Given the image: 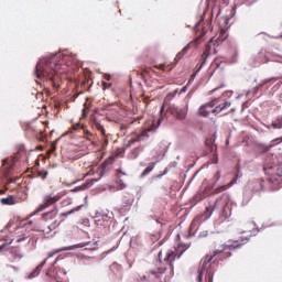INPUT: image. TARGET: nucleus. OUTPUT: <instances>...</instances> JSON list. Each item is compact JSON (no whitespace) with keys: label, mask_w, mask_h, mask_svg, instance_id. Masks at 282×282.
<instances>
[{"label":"nucleus","mask_w":282,"mask_h":282,"mask_svg":"<svg viewBox=\"0 0 282 282\" xmlns=\"http://www.w3.org/2000/svg\"><path fill=\"white\" fill-rule=\"evenodd\" d=\"M74 63H76V56L58 53L45 62L37 63L35 74L40 80L48 83L53 89H58Z\"/></svg>","instance_id":"f257e3e1"},{"label":"nucleus","mask_w":282,"mask_h":282,"mask_svg":"<svg viewBox=\"0 0 282 282\" xmlns=\"http://www.w3.org/2000/svg\"><path fill=\"white\" fill-rule=\"evenodd\" d=\"M252 234L249 231V235L241 236L238 239L235 240H228L226 243L221 245L218 249L214 250L213 252H209L207 256L203 258V263L200 269H198V282H204L203 276L205 275L206 282H213L214 272L210 270V261L213 259H219V261H224V259H228L229 257H232V250H239L242 246L246 245V242L250 239Z\"/></svg>","instance_id":"f03ea898"},{"label":"nucleus","mask_w":282,"mask_h":282,"mask_svg":"<svg viewBox=\"0 0 282 282\" xmlns=\"http://www.w3.org/2000/svg\"><path fill=\"white\" fill-rule=\"evenodd\" d=\"M215 210L218 213L221 219H228V217L232 215V209L230 208V205H228V198L221 196L215 202L213 207H206L205 212L200 215H197L193 221H206L207 219H210Z\"/></svg>","instance_id":"7ed1b4c3"},{"label":"nucleus","mask_w":282,"mask_h":282,"mask_svg":"<svg viewBox=\"0 0 282 282\" xmlns=\"http://www.w3.org/2000/svg\"><path fill=\"white\" fill-rule=\"evenodd\" d=\"M187 248H191L188 245H178V247L175 249V251H169L166 257L164 258V262L166 263V267H162V261H159L158 271H152V274H164L167 271L166 279L167 281H171L173 276L175 275L173 261L175 259H180L184 252H186Z\"/></svg>","instance_id":"20e7f679"},{"label":"nucleus","mask_w":282,"mask_h":282,"mask_svg":"<svg viewBox=\"0 0 282 282\" xmlns=\"http://www.w3.org/2000/svg\"><path fill=\"white\" fill-rule=\"evenodd\" d=\"M57 215H58L57 209H53L42 215V223H41L42 232H45V235H50L52 230H56V228L61 226V221L56 220Z\"/></svg>","instance_id":"39448f33"},{"label":"nucleus","mask_w":282,"mask_h":282,"mask_svg":"<svg viewBox=\"0 0 282 282\" xmlns=\"http://www.w3.org/2000/svg\"><path fill=\"white\" fill-rule=\"evenodd\" d=\"M217 52H219V45L215 42V37H212L210 41L205 45V51L202 54L200 63L196 65V72H199L202 67L206 65L208 56L217 54Z\"/></svg>","instance_id":"423d86ee"},{"label":"nucleus","mask_w":282,"mask_h":282,"mask_svg":"<svg viewBox=\"0 0 282 282\" xmlns=\"http://www.w3.org/2000/svg\"><path fill=\"white\" fill-rule=\"evenodd\" d=\"M23 155H25V151L20 150L18 151V153L15 154V156H11L8 159H4L2 161V166L6 170L4 175L8 177V175H10V173H12V169L14 166V164H17V162H19V158H22Z\"/></svg>","instance_id":"0eeeda50"},{"label":"nucleus","mask_w":282,"mask_h":282,"mask_svg":"<svg viewBox=\"0 0 282 282\" xmlns=\"http://www.w3.org/2000/svg\"><path fill=\"white\" fill-rule=\"evenodd\" d=\"M167 113L173 116L176 120H186V116L188 115V104H186L184 108L170 106L167 108Z\"/></svg>","instance_id":"6e6552de"},{"label":"nucleus","mask_w":282,"mask_h":282,"mask_svg":"<svg viewBox=\"0 0 282 282\" xmlns=\"http://www.w3.org/2000/svg\"><path fill=\"white\" fill-rule=\"evenodd\" d=\"M61 199V196L58 195H46L43 199V204H41L34 212V215L42 213V210H45V208H50V206H54L56 202Z\"/></svg>","instance_id":"1a4fd4ad"},{"label":"nucleus","mask_w":282,"mask_h":282,"mask_svg":"<svg viewBox=\"0 0 282 282\" xmlns=\"http://www.w3.org/2000/svg\"><path fill=\"white\" fill-rule=\"evenodd\" d=\"M212 105L214 106V113H221V111H226L230 107V101H227L223 98H217L212 100Z\"/></svg>","instance_id":"9d476101"},{"label":"nucleus","mask_w":282,"mask_h":282,"mask_svg":"<svg viewBox=\"0 0 282 282\" xmlns=\"http://www.w3.org/2000/svg\"><path fill=\"white\" fill-rule=\"evenodd\" d=\"M208 28H210V22H207L206 26H204V20H199L195 25L194 30L198 39H204L206 32H208Z\"/></svg>","instance_id":"9b49d317"},{"label":"nucleus","mask_w":282,"mask_h":282,"mask_svg":"<svg viewBox=\"0 0 282 282\" xmlns=\"http://www.w3.org/2000/svg\"><path fill=\"white\" fill-rule=\"evenodd\" d=\"M210 113H215V108L213 106V101H209L203 106L199 107L198 109V116H202V118H208Z\"/></svg>","instance_id":"f8f14e48"},{"label":"nucleus","mask_w":282,"mask_h":282,"mask_svg":"<svg viewBox=\"0 0 282 282\" xmlns=\"http://www.w3.org/2000/svg\"><path fill=\"white\" fill-rule=\"evenodd\" d=\"M10 237V243H21V241H25V234L21 231V228H18L14 232H11Z\"/></svg>","instance_id":"ddd939ff"},{"label":"nucleus","mask_w":282,"mask_h":282,"mask_svg":"<svg viewBox=\"0 0 282 282\" xmlns=\"http://www.w3.org/2000/svg\"><path fill=\"white\" fill-rule=\"evenodd\" d=\"M268 54L265 51L261 50L258 54L254 55L253 57V65H263L268 63Z\"/></svg>","instance_id":"4468645a"},{"label":"nucleus","mask_w":282,"mask_h":282,"mask_svg":"<svg viewBox=\"0 0 282 282\" xmlns=\"http://www.w3.org/2000/svg\"><path fill=\"white\" fill-rule=\"evenodd\" d=\"M263 184H265V181L259 180L251 183V188L253 193H259L263 191Z\"/></svg>","instance_id":"2eb2a0df"},{"label":"nucleus","mask_w":282,"mask_h":282,"mask_svg":"<svg viewBox=\"0 0 282 282\" xmlns=\"http://www.w3.org/2000/svg\"><path fill=\"white\" fill-rule=\"evenodd\" d=\"M47 263V259H45L41 264H39L29 275L30 279H34L41 274V271L43 270V267Z\"/></svg>","instance_id":"dca6fc26"},{"label":"nucleus","mask_w":282,"mask_h":282,"mask_svg":"<svg viewBox=\"0 0 282 282\" xmlns=\"http://www.w3.org/2000/svg\"><path fill=\"white\" fill-rule=\"evenodd\" d=\"M226 39H228V32L224 29L220 30V33L217 37H215V42L218 45H221V43H224V41H226Z\"/></svg>","instance_id":"f3484780"},{"label":"nucleus","mask_w":282,"mask_h":282,"mask_svg":"<svg viewBox=\"0 0 282 282\" xmlns=\"http://www.w3.org/2000/svg\"><path fill=\"white\" fill-rule=\"evenodd\" d=\"M235 184V181H231L228 185L218 186L216 189L213 191V195H219V193H224V191H228L230 186Z\"/></svg>","instance_id":"a211bd4d"},{"label":"nucleus","mask_w":282,"mask_h":282,"mask_svg":"<svg viewBox=\"0 0 282 282\" xmlns=\"http://www.w3.org/2000/svg\"><path fill=\"white\" fill-rule=\"evenodd\" d=\"M1 204H3V206H14V204H17V198H14V196L1 198Z\"/></svg>","instance_id":"6ab92c4d"},{"label":"nucleus","mask_w":282,"mask_h":282,"mask_svg":"<svg viewBox=\"0 0 282 282\" xmlns=\"http://www.w3.org/2000/svg\"><path fill=\"white\" fill-rule=\"evenodd\" d=\"M191 50V44H187L180 53L176 54L175 61H182L186 56V52Z\"/></svg>","instance_id":"aec40b11"},{"label":"nucleus","mask_w":282,"mask_h":282,"mask_svg":"<svg viewBox=\"0 0 282 282\" xmlns=\"http://www.w3.org/2000/svg\"><path fill=\"white\" fill-rule=\"evenodd\" d=\"M82 208H83V205H79V206H77V207H75V208H73V209H70L66 213H62L61 217H69V215H74V213H78V210H80Z\"/></svg>","instance_id":"412c9836"},{"label":"nucleus","mask_w":282,"mask_h":282,"mask_svg":"<svg viewBox=\"0 0 282 282\" xmlns=\"http://www.w3.org/2000/svg\"><path fill=\"white\" fill-rule=\"evenodd\" d=\"M95 129H97V131L100 132L101 137L108 135L105 126L100 124L99 122H95Z\"/></svg>","instance_id":"4be33fe9"},{"label":"nucleus","mask_w":282,"mask_h":282,"mask_svg":"<svg viewBox=\"0 0 282 282\" xmlns=\"http://www.w3.org/2000/svg\"><path fill=\"white\" fill-rule=\"evenodd\" d=\"M84 130V135L87 140H89V142H94V140H96V134L91 133V131L83 128Z\"/></svg>","instance_id":"5701e85b"},{"label":"nucleus","mask_w":282,"mask_h":282,"mask_svg":"<svg viewBox=\"0 0 282 282\" xmlns=\"http://www.w3.org/2000/svg\"><path fill=\"white\" fill-rule=\"evenodd\" d=\"M133 204V199L131 198H123V210H129L131 208V205Z\"/></svg>","instance_id":"b1692460"},{"label":"nucleus","mask_w":282,"mask_h":282,"mask_svg":"<svg viewBox=\"0 0 282 282\" xmlns=\"http://www.w3.org/2000/svg\"><path fill=\"white\" fill-rule=\"evenodd\" d=\"M109 147V134L101 137V149Z\"/></svg>","instance_id":"393cba45"},{"label":"nucleus","mask_w":282,"mask_h":282,"mask_svg":"<svg viewBox=\"0 0 282 282\" xmlns=\"http://www.w3.org/2000/svg\"><path fill=\"white\" fill-rule=\"evenodd\" d=\"M153 169H155V163H150L149 166L142 172V177L149 175Z\"/></svg>","instance_id":"a878e982"},{"label":"nucleus","mask_w":282,"mask_h":282,"mask_svg":"<svg viewBox=\"0 0 282 282\" xmlns=\"http://www.w3.org/2000/svg\"><path fill=\"white\" fill-rule=\"evenodd\" d=\"M271 127L273 129H282V117H280L275 121H273Z\"/></svg>","instance_id":"bb28decb"},{"label":"nucleus","mask_w":282,"mask_h":282,"mask_svg":"<svg viewBox=\"0 0 282 282\" xmlns=\"http://www.w3.org/2000/svg\"><path fill=\"white\" fill-rule=\"evenodd\" d=\"M169 67H171V64H159L154 65L155 69H160L161 72H167Z\"/></svg>","instance_id":"cd10ccee"},{"label":"nucleus","mask_w":282,"mask_h":282,"mask_svg":"<svg viewBox=\"0 0 282 282\" xmlns=\"http://www.w3.org/2000/svg\"><path fill=\"white\" fill-rule=\"evenodd\" d=\"M93 183H86L82 186L75 187L73 191V193H78V191H85V188H89V186H91Z\"/></svg>","instance_id":"c85d7f7f"},{"label":"nucleus","mask_w":282,"mask_h":282,"mask_svg":"<svg viewBox=\"0 0 282 282\" xmlns=\"http://www.w3.org/2000/svg\"><path fill=\"white\" fill-rule=\"evenodd\" d=\"M11 253L13 254V259H23V254L21 253V250H19V249H13L11 251Z\"/></svg>","instance_id":"c756f323"},{"label":"nucleus","mask_w":282,"mask_h":282,"mask_svg":"<svg viewBox=\"0 0 282 282\" xmlns=\"http://www.w3.org/2000/svg\"><path fill=\"white\" fill-rule=\"evenodd\" d=\"M282 142V137L273 139L270 144H269V149H272V147H276V144H281Z\"/></svg>","instance_id":"7c9ffc66"},{"label":"nucleus","mask_w":282,"mask_h":282,"mask_svg":"<svg viewBox=\"0 0 282 282\" xmlns=\"http://www.w3.org/2000/svg\"><path fill=\"white\" fill-rule=\"evenodd\" d=\"M139 141L144 140V138H149V130H143L140 134H137Z\"/></svg>","instance_id":"2f4dec72"},{"label":"nucleus","mask_w":282,"mask_h":282,"mask_svg":"<svg viewBox=\"0 0 282 282\" xmlns=\"http://www.w3.org/2000/svg\"><path fill=\"white\" fill-rule=\"evenodd\" d=\"M138 120H142V117H138L137 119L132 120L128 126H121V130L129 129V127H131V124H133L134 122H138Z\"/></svg>","instance_id":"473e14b6"},{"label":"nucleus","mask_w":282,"mask_h":282,"mask_svg":"<svg viewBox=\"0 0 282 282\" xmlns=\"http://www.w3.org/2000/svg\"><path fill=\"white\" fill-rule=\"evenodd\" d=\"M135 142H140V137L137 135L135 138L130 139L128 141V147H131V144H135Z\"/></svg>","instance_id":"72a5a7b5"},{"label":"nucleus","mask_w":282,"mask_h":282,"mask_svg":"<svg viewBox=\"0 0 282 282\" xmlns=\"http://www.w3.org/2000/svg\"><path fill=\"white\" fill-rule=\"evenodd\" d=\"M220 178H221V172L217 171V173L214 175L215 184H217V182H219Z\"/></svg>","instance_id":"f704fd0d"},{"label":"nucleus","mask_w":282,"mask_h":282,"mask_svg":"<svg viewBox=\"0 0 282 282\" xmlns=\"http://www.w3.org/2000/svg\"><path fill=\"white\" fill-rule=\"evenodd\" d=\"M85 246H89V242H86V243H83V242L77 243V245H75V246L72 248V250H74L75 248H85Z\"/></svg>","instance_id":"c9c22d12"},{"label":"nucleus","mask_w":282,"mask_h":282,"mask_svg":"<svg viewBox=\"0 0 282 282\" xmlns=\"http://www.w3.org/2000/svg\"><path fill=\"white\" fill-rule=\"evenodd\" d=\"M213 164H218L219 163V158L217 156V154H214L213 159H212Z\"/></svg>","instance_id":"e433bc0d"},{"label":"nucleus","mask_w":282,"mask_h":282,"mask_svg":"<svg viewBox=\"0 0 282 282\" xmlns=\"http://www.w3.org/2000/svg\"><path fill=\"white\" fill-rule=\"evenodd\" d=\"M58 252H63V250L58 249V250L52 251L48 253V257H54V254H58Z\"/></svg>","instance_id":"4c0bfd02"},{"label":"nucleus","mask_w":282,"mask_h":282,"mask_svg":"<svg viewBox=\"0 0 282 282\" xmlns=\"http://www.w3.org/2000/svg\"><path fill=\"white\" fill-rule=\"evenodd\" d=\"M107 172V170L105 169V163L101 166V170L99 171V175H105V173Z\"/></svg>","instance_id":"58836bf2"},{"label":"nucleus","mask_w":282,"mask_h":282,"mask_svg":"<svg viewBox=\"0 0 282 282\" xmlns=\"http://www.w3.org/2000/svg\"><path fill=\"white\" fill-rule=\"evenodd\" d=\"M104 89H109L111 87V84H108L107 82H102Z\"/></svg>","instance_id":"ea45409f"},{"label":"nucleus","mask_w":282,"mask_h":282,"mask_svg":"<svg viewBox=\"0 0 282 282\" xmlns=\"http://www.w3.org/2000/svg\"><path fill=\"white\" fill-rule=\"evenodd\" d=\"M167 96H171L172 98H175V96H177V90H174L173 93H170Z\"/></svg>","instance_id":"a19ab883"},{"label":"nucleus","mask_w":282,"mask_h":282,"mask_svg":"<svg viewBox=\"0 0 282 282\" xmlns=\"http://www.w3.org/2000/svg\"><path fill=\"white\" fill-rule=\"evenodd\" d=\"M226 96H228V97L232 96V91H225L223 94V97H226Z\"/></svg>","instance_id":"79ce46f5"},{"label":"nucleus","mask_w":282,"mask_h":282,"mask_svg":"<svg viewBox=\"0 0 282 282\" xmlns=\"http://www.w3.org/2000/svg\"><path fill=\"white\" fill-rule=\"evenodd\" d=\"M8 182H9V184H12V183L17 182V178H9Z\"/></svg>","instance_id":"37998d69"},{"label":"nucleus","mask_w":282,"mask_h":282,"mask_svg":"<svg viewBox=\"0 0 282 282\" xmlns=\"http://www.w3.org/2000/svg\"><path fill=\"white\" fill-rule=\"evenodd\" d=\"M270 80H272V79H264L263 85H268V83H270Z\"/></svg>","instance_id":"c03bdc74"},{"label":"nucleus","mask_w":282,"mask_h":282,"mask_svg":"<svg viewBox=\"0 0 282 282\" xmlns=\"http://www.w3.org/2000/svg\"><path fill=\"white\" fill-rule=\"evenodd\" d=\"M160 113H161V116H162V113H164V106H161Z\"/></svg>","instance_id":"a18cd8bd"},{"label":"nucleus","mask_w":282,"mask_h":282,"mask_svg":"<svg viewBox=\"0 0 282 282\" xmlns=\"http://www.w3.org/2000/svg\"><path fill=\"white\" fill-rule=\"evenodd\" d=\"M86 116H87V110L84 109V110H83V118H85Z\"/></svg>","instance_id":"49530a36"},{"label":"nucleus","mask_w":282,"mask_h":282,"mask_svg":"<svg viewBox=\"0 0 282 282\" xmlns=\"http://www.w3.org/2000/svg\"><path fill=\"white\" fill-rule=\"evenodd\" d=\"M158 124L160 127V124H162V117L158 120Z\"/></svg>","instance_id":"de8ad7c7"},{"label":"nucleus","mask_w":282,"mask_h":282,"mask_svg":"<svg viewBox=\"0 0 282 282\" xmlns=\"http://www.w3.org/2000/svg\"><path fill=\"white\" fill-rule=\"evenodd\" d=\"M88 175H91V172L86 173L84 177H87Z\"/></svg>","instance_id":"09e8293b"},{"label":"nucleus","mask_w":282,"mask_h":282,"mask_svg":"<svg viewBox=\"0 0 282 282\" xmlns=\"http://www.w3.org/2000/svg\"><path fill=\"white\" fill-rule=\"evenodd\" d=\"M143 72H144L145 74H149V68H145Z\"/></svg>","instance_id":"8fccbe9b"},{"label":"nucleus","mask_w":282,"mask_h":282,"mask_svg":"<svg viewBox=\"0 0 282 282\" xmlns=\"http://www.w3.org/2000/svg\"><path fill=\"white\" fill-rule=\"evenodd\" d=\"M159 259H162V252H159Z\"/></svg>","instance_id":"3c124183"},{"label":"nucleus","mask_w":282,"mask_h":282,"mask_svg":"<svg viewBox=\"0 0 282 282\" xmlns=\"http://www.w3.org/2000/svg\"><path fill=\"white\" fill-rule=\"evenodd\" d=\"M107 80H111V76H107Z\"/></svg>","instance_id":"603ef678"},{"label":"nucleus","mask_w":282,"mask_h":282,"mask_svg":"<svg viewBox=\"0 0 282 282\" xmlns=\"http://www.w3.org/2000/svg\"><path fill=\"white\" fill-rule=\"evenodd\" d=\"M225 23H228V18H225Z\"/></svg>","instance_id":"864d4df0"},{"label":"nucleus","mask_w":282,"mask_h":282,"mask_svg":"<svg viewBox=\"0 0 282 282\" xmlns=\"http://www.w3.org/2000/svg\"><path fill=\"white\" fill-rule=\"evenodd\" d=\"M117 173H122V170H117Z\"/></svg>","instance_id":"5fc2aeb1"},{"label":"nucleus","mask_w":282,"mask_h":282,"mask_svg":"<svg viewBox=\"0 0 282 282\" xmlns=\"http://www.w3.org/2000/svg\"><path fill=\"white\" fill-rule=\"evenodd\" d=\"M263 171H268V167L264 166V167H263Z\"/></svg>","instance_id":"6e6d98bb"},{"label":"nucleus","mask_w":282,"mask_h":282,"mask_svg":"<svg viewBox=\"0 0 282 282\" xmlns=\"http://www.w3.org/2000/svg\"><path fill=\"white\" fill-rule=\"evenodd\" d=\"M172 69H173V67H170V68H169V72H171Z\"/></svg>","instance_id":"4d7b16f0"},{"label":"nucleus","mask_w":282,"mask_h":282,"mask_svg":"<svg viewBox=\"0 0 282 282\" xmlns=\"http://www.w3.org/2000/svg\"><path fill=\"white\" fill-rule=\"evenodd\" d=\"M0 195H3V192H2V191H0Z\"/></svg>","instance_id":"13d9d810"},{"label":"nucleus","mask_w":282,"mask_h":282,"mask_svg":"<svg viewBox=\"0 0 282 282\" xmlns=\"http://www.w3.org/2000/svg\"><path fill=\"white\" fill-rule=\"evenodd\" d=\"M258 87H263V85H260V86H258Z\"/></svg>","instance_id":"bf43d9fd"},{"label":"nucleus","mask_w":282,"mask_h":282,"mask_svg":"<svg viewBox=\"0 0 282 282\" xmlns=\"http://www.w3.org/2000/svg\"><path fill=\"white\" fill-rule=\"evenodd\" d=\"M271 80H275L274 78H271Z\"/></svg>","instance_id":"052dcab7"}]
</instances>
